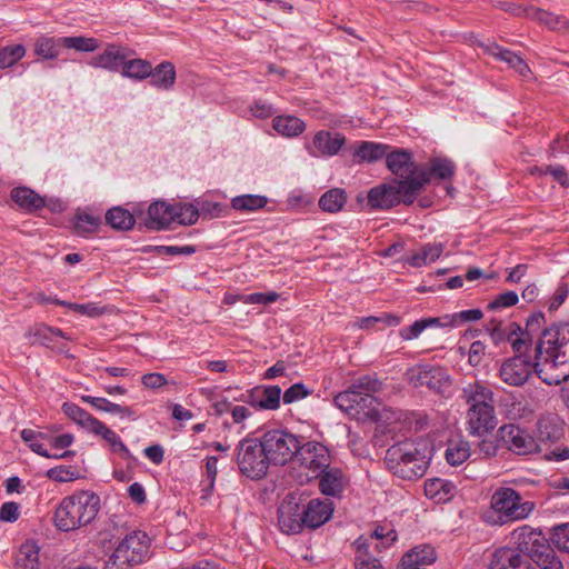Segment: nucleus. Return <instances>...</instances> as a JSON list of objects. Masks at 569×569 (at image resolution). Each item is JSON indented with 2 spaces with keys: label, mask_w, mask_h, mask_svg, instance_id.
Masks as SVG:
<instances>
[{
  "label": "nucleus",
  "mask_w": 569,
  "mask_h": 569,
  "mask_svg": "<svg viewBox=\"0 0 569 569\" xmlns=\"http://www.w3.org/2000/svg\"><path fill=\"white\" fill-rule=\"evenodd\" d=\"M100 509V497L91 491H78L64 497L54 511V526L61 531L76 530L90 523Z\"/></svg>",
  "instance_id": "nucleus-1"
},
{
  "label": "nucleus",
  "mask_w": 569,
  "mask_h": 569,
  "mask_svg": "<svg viewBox=\"0 0 569 569\" xmlns=\"http://www.w3.org/2000/svg\"><path fill=\"white\" fill-rule=\"evenodd\" d=\"M426 443L405 440L392 445L386 452L387 468L402 479L421 478L428 468L429 457Z\"/></svg>",
  "instance_id": "nucleus-2"
},
{
  "label": "nucleus",
  "mask_w": 569,
  "mask_h": 569,
  "mask_svg": "<svg viewBox=\"0 0 569 569\" xmlns=\"http://www.w3.org/2000/svg\"><path fill=\"white\" fill-rule=\"evenodd\" d=\"M510 539L513 549L530 558L540 569H563L562 561L540 530L525 525L516 528Z\"/></svg>",
  "instance_id": "nucleus-3"
},
{
  "label": "nucleus",
  "mask_w": 569,
  "mask_h": 569,
  "mask_svg": "<svg viewBox=\"0 0 569 569\" xmlns=\"http://www.w3.org/2000/svg\"><path fill=\"white\" fill-rule=\"evenodd\" d=\"M420 183L408 181H391L373 187L368 192V204L371 209L388 210L399 203L410 206L417 198V187Z\"/></svg>",
  "instance_id": "nucleus-4"
},
{
  "label": "nucleus",
  "mask_w": 569,
  "mask_h": 569,
  "mask_svg": "<svg viewBox=\"0 0 569 569\" xmlns=\"http://www.w3.org/2000/svg\"><path fill=\"white\" fill-rule=\"evenodd\" d=\"M490 505L497 515L495 523L505 525L526 519L535 509L531 501H522L518 491L502 487L491 496Z\"/></svg>",
  "instance_id": "nucleus-5"
},
{
  "label": "nucleus",
  "mask_w": 569,
  "mask_h": 569,
  "mask_svg": "<svg viewBox=\"0 0 569 569\" xmlns=\"http://www.w3.org/2000/svg\"><path fill=\"white\" fill-rule=\"evenodd\" d=\"M239 471L253 480L262 479L271 465L260 438H244L236 448Z\"/></svg>",
  "instance_id": "nucleus-6"
},
{
  "label": "nucleus",
  "mask_w": 569,
  "mask_h": 569,
  "mask_svg": "<svg viewBox=\"0 0 569 569\" xmlns=\"http://www.w3.org/2000/svg\"><path fill=\"white\" fill-rule=\"evenodd\" d=\"M260 441L270 463L274 466L292 461L299 448V437L284 429L267 430L261 435Z\"/></svg>",
  "instance_id": "nucleus-7"
},
{
  "label": "nucleus",
  "mask_w": 569,
  "mask_h": 569,
  "mask_svg": "<svg viewBox=\"0 0 569 569\" xmlns=\"http://www.w3.org/2000/svg\"><path fill=\"white\" fill-rule=\"evenodd\" d=\"M333 401L339 409L358 420L376 421L380 418V402L375 395L342 391L335 397Z\"/></svg>",
  "instance_id": "nucleus-8"
},
{
  "label": "nucleus",
  "mask_w": 569,
  "mask_h": 569,
  "mask_svg": "<svg viewBox=\"0 0 569 569\" xmlns=\"http://www.w3.org/2000/svg\"><path fill=\"white\" fill-rule=\"evenodd\" d=\"M569 340V322L553 323L542 330L535 349L533 368L538 376L541 362H551L553 356L562 351L565 341Z\"/></svg>",
  "instance_id": "nucleus-9"
},
{
  "label": "nucleus",
  "mask_w": 569,
  "mask_h": 569,
  "mask_svg": "<svg viewBox=\"0 0 569 569\" xmlns=\"http://www.w3.org/2000/svg\"><path fill=\"white\" fill-rule=\"evenodd\" d=\"M563 437L561 421L557 416L541 417L537 422L536 441L543 448V458L546 460L562 461L569 458V448L556 447L549 450V447Z\"/></svg>",
  "instance_id": "nucleus-10"
},
{
  "label": "nucleus",
  "mask_w": 569,
  "mask_h": 569,
  "mask_svg": "<svg viewBox=\"0 0 569 569\" xmlns=\"http://www.w3.org/2000/svg\"><path fill=\"white\" fill-rule=\"evenodd\" d=\"M387 168L395 174L393 181H408L420 183L417 187V196L427 184V176L421 172V166L417 164L412 160L411 152L398 149L387 154L386 158Z\"/></svg>",
  "instance_id": "nucleus-11"
},
{
  "label": "nucleus",
  "mask_w": 569,
  "mask_h": 569,
  "mask_svg": "<svg viewBox=\"0 0 569 569\" xmlns=\"http://www.w3.org/2000/svg\"><path fill=\"white\" fill-rule=\"evenodd\" d=\"M407 378L415 388L427 387L437 393L447 392L452 383L446 369L430 365H420L409 369Z\"/></svg>",
  "instance_id": "nucleus-12"
},
{
  "label": "nucleus",
  "mask_w": 569,
  "mask_h": 569,
  "mask_svg": "<svg viewBox=\"0 0 569 569\" xmlns=\"http://www.w3.org/2000/svg\"><path fill=\"white\" fill-rule=\"evenodd\" d=\"M499 440L517 455H529L532 452H543V448L529 436L525 430L516 425H505L498 429Z\"/></svg>",
  "instance_id": "nucleus-13"
},
{
  "label": "nucleus",
  "mask_w": 569,
  "mask_h": 569,
  "mask_svg": "<svg viewBox=\"0 0 569 569\" xmlns=\"http://www.w3.org/2000/svg\"><path fill=\"white\" fill-rule=\"evenodd\" d=\"M532 371H535L533 362L520 352L500 365L498 376L508 386L521 387L529 380Z\"/></svg>",
  "instance_id": "nucleus-14"
},
{
  "label": "nucleus",
  "mask_w": 569,
  "mask_h": 569,
  "mask_svg": "<svg viewBox=\"0 0 569 569\" xmlns=\"http://www.w3.org/2000/svg\"><path fill=\"white\" fill-rule=\"evenodd\" d=\"M293 460L315 473L323 471L330 465V452L326 446L315 441L302 443L299 438V448Z\"/></svg>",
  "instance_id": "nucleus-15"
},
{
  "label": "nucleus",
  "mask_w": 569,
  "mask_h": 569,
  "mask_svg": "<svg viewBox=\"0 0 569 569\" xmlns=\"http://www.w3.org/2000/svg\"><path fill=\"white\" fill-rule=\"evenodd\" d=\"M150 539L148 535L140 530H134L128 533L119 546L116 548L117 557L130 561L134 567L141 563L149 551Z\"/></svg>",
  "instance_id": "nucleus-16"
},
{
  "label": "nucleus",
  "mask_w": 569,
  "mask_h": 569,
  "mask_svg": "<svg viewBox=\"0 0 569 569\" xmlns=\"http://www.w3.org/2000/svg\"><path fill=\"white\" fill-rule=\"evenodd\" d=\"M538 377L549 386H557L569 380V340L565 341L562 351L553 356L551 362L539 365Z\"/></svg>",
  "instance_id": "nucleus-17"
},
{
  "label": "nucleus",
  "mask_w": 569,
  "mask_h": 569,
  "mask_svg": "<svg viewBox=\"0 0 569 569\" xmlns=\"http://www.w3.org/2000/svg\"><path fill=\"white\" fill-rule=\"evenodd\" d=\"M278 525L288 535L298 533L306 527L303 507H300L295 497H287L279 506Z\"/></svg>",
  "instance_id": "nucleus-18"
},
{
  "label": "nucleus",
  "mask_w": 569,
  "mask_h": 569,
  "mask_svg": "<svg viewBox=\"0 0 569 569\" xmlns=\"http://www.w3.org/2000/svg\"><path fill=\"white\" fill-rule=\"evenodd\" d=\"M281 389L278 386L256 387L242 393L239 400L263 410H276L280 407Z\"/></svg>",
  "instance_id": "nucleus-19"
},
{
  "label": "nucleus",
  "mask_w": 569,
  "mask_h": 569,
  "mask_svg": "<svg viewBox=\"0 0 569 569\" xmlns=\"http://www.w3.org/2000/svg\"><path fill=\"white\" fill-rule=\"evenodd\" d=\"M467 423L470 433L476 436H482L493 430L497 426L493 403L468 408Z\"/></svg>",
  "instance_id": "nucleus-20"
},
{
  "label": "nucleus",
  "mask_w": 569,
  "mask_h": 569,
  "mask_svg": "<svg viewBox=\"0 0 569 569\" xmlns=\"http://www.w3.org/2000/svg\"><path fill=\"white\" fill-rule=\"evenodd\" d=\"M174 206L166 201H154L147 210V213L140 218L143 224L149 230L166 229L172 221H174Z\"/></svg>",
  "instance_id": "nucleus-21"
},
{
  "label": "nucleus",
  "mask_w": 569,
  "mask_h": 569,
  "mask_svg": "<svg viewBox=\"0 0 569 569\" xmlns=\"http://www.w3.org/2000/svg\"><path fill=\"white\" fill-rule=\"evenodd\" d=\"M489 569H535L530 561L512 547L496 549L490 559Z\"/></svg>",
  "instance_id": "nucleus-22"
},
{
  "label": "nucleus",
  "mask_w": 569,
  "mask_h": 569,
  "mask_svg": "<svg viewBox=\"0 0 569 569\" xmlns=\"http://www.w3.org/2000/svg\"><path fill=\"white\" fill-rule=\"evenodd\" d=\"M546 325L545 315L540 311L531 313L527 321L525 330L521 329L519 337L512 341V350L515 353L525 352L532 343L533 336L541 333Z\"/></svg>",
  "instance_id": "nucleus-23"
},
{
  "label": "nucleus",
  "mask_w": 569,
  "mask_h": 569,
  "mask_svg": "<svg viewBox=\"0 0 569 569\" xmlns=\"http://www.w3.org/2000/svg\"><path fill=\"white\" fill-rule=\"evenodd\" d=\"M485 51L488 54L495 57L496 59L505 61L510 68H512L523 78H529L532 74L529 66L520 56L508 49L500 47L497 43L486 46Z\"/></svg>",
  "instance_id": "nucleus-24"
},
{
  "label": "nucleus",
  "mask_w": 569,
  "mask_h": 569,
  "mask_svg": "<svg viewBox=\"0 0 569 569\" xmlns=\"http://www.w3.org/2000/svg\"><path fill=\"white\" fill-rule=\"evenodd\" d=\"M318 473L320 476L319 489L323 495L336 497L343 491L347 478L341 469L328 467Z\"/></svg>",
  "instance_id": "nucleus-25"
},
{
  "label": "nucleus",
  "mask_w": 569,
  "mask_h": 569,
  "mask_svg": "<svg viewBox=\"0 0 569 569\" xmlns=\"http://www.w3.org/2000/svg\"><path fill=\"white\" fill-rule=\"evenodd\" d=\"M332 511L330 502L319 499L310 500L307 506H303L306 527L315 529L322 526L330 519Z\"/></svg>",
  "instance_id": "nucleus-26"
},
{
  "label": "nucleus",
  "mask_w": 569,
  "mask_h": 569,
  "mask_svg": "<svg viewBox=\"0 0 569 569\" xmlns=\"http://www.w3.org/2000/svg\"><path fill=\"white\" fill-rule=\"evenodd\" d=\"M128 56L129 50L127 48L109 44L102 53L92 58L91 64L93 67L117 71Z\"/></svg>",
  "instance_id": "nucleus-27"
},
{
  "label": "nucleus",
  "mask_w": 569,
  "mask_h": 569,
  "mask_svg": "<svg viewBox=\"0 0 569 569\" xmlns=\"http://www.w3.org/2000/svg\"><path fill=\"white\" fill-rule=\"evenodd\" d=\"M445 250L441 242H429L422 244L418 250L413 251L403 261L413 268H421L438 260Z\"/></svg>",
  "instance_id": "nucleus-28"
},
{
  "label": "nucleus",
  "mask_w": 569,
  "mask_h": 569,
  "mask_svg": "<svg viewBox=\"0 0 569 569\" xmlns=\"http://www.w3.org/2000/svg\"><path fill=\"white\" fill-rule=\"evenodd\" d=\"M143 212L129 210L122 207H113L106 213V222L113 229L119 231H127L133 228L136 219H140Z\"/></svg>",
  "instance_id": "nucleus-29"
},
{
  "label": "nucleus",
  "mask_w": 569,
  "mask_h": 569,
  "mask_svg": "<svg viewBox=\"0 0 569 569\" xmlns=\"http://www.w3.org/2000/svg\"><path fill=\"white\" fill-rule=\"evenodd\" d=\"M345 137L339 133H330L329 131H318L313 137V148L321 156H333L338 153L341 147L345 144Z\"/></svg>",
  "instance_id": "nucleus-30"
},
{
  "label": "nucleus",
  "mask_w": 569,
  "mask_h": 569,
  "mask_svg": "<svg viewBox=\"0 0 569 569\" xmlns=\"http://www.w3.org/2000/svg\"><path fill=\"white\" fill-rule=\"evenodd\" d=\"M355 569H385L381 561L371 552V539H357Z\"/></svg>",
  "instance_id": "nucleus-31"
},
{
  "label": "nucleus",
  "mask_w": 569,
  "mask_h": 569,
  "mask_svg": "<svg viewBox=\"0 0 569 569\" xmlns=\"http://www.w3.org/2000/svg\"><path fill=\"white\" fill-rule=\"evenodd\" d=\"M461 398L469 408L495 403L493 392L479 381L466 386L462 389Z\"/></svg>",
  "instance_id": "nucleus-32"
},
{
  "label": "nucleus",
  "mask_w": 569,
  "mask_h": 569,
  "mask_svg": "<svg viewBox=\"0 0 569 569\" xmlns=\"http://www.w3.org/2000/svg\"><path fill=\"white\" fill-rule=\"evenodd\" d=\"M436 560V552L433 548L423 546L417 547L405 553L401 558L400 569H419V567L432 563Z\"/></svg>",
  "instance_id": "nucleus-33"
},
{
  "label": "nucleus",
  "mask_w": 569,
  "mask_h": 569,
  "mask_svg": "<svg viewBox=\"0 0 569 569\" xmlns=\"http://www.w3.org/2000/svg\"><path fill=\"white\" fill-rule=\"evenodd\" d=\"M456 492V486L445 479L433 478L425 482V495L436 502L449 501Z\"/></svg>",
  "instance_id": "nucleus-34"
},
{
  "label": "nucleus",
  "mask_w": 569,
  "mask_h": 569,
  "mask_svg": "<svg viewBox=\"0 0 569 569\" xmlns=\"http://www.w3.org/2000/svg\"><path fill=\"white\" fill-rule=\"evenodd\" d=\"M11 199L29 212L37 211L46 206L44 199L28 187H17L11 190Z\"/></svg>",
  "instance_id": "nucleus-35"
},
{
  "label": "nucleus",
  "mask_w": 569,
  "mask_h": 569,
  "mask_svg": "<svg viewBox=\"0 0 569 569\" xmlns=\"http://www.w3.org/2000/svg\"><path fill=\"white\" fill-rule=\"evenodd\" d=\"M151 84L162 90H169L173 87L176 81L174 66L169 61H163L154 69L151 68Z\"/></svg>",
  "instance_id": "nucleus-36"
},
{
  "label": "nucleus",
  "mask_w": 569,
  "mask_h": 569,
  "mask_svg": "<svg viewBox=\"0 0 569 569\" xmlns=\"http://www.w3.org/2000/svg\"><path fill=\"white\" fill-rule=\"evenodd\" d=\"M531 19L546 26L548 29L553 31H567L569 30V19L563 16H558L551 12H547L539 8H530Z\"/></svg>",
  "instance_id": "nucleus-37"
},
{
  "label": "nucleus",
  "mask_w": 569,
  "mask_h": 569,
  "mask_svg": "<svg viewBox=\"0 0 569 569\" xmlns=\"http://www.w3.org/2000/svg\"><path fill=\"white\" fill-rule=\"evenodd\" d=\"M273 129L284 137H297L303 132L306 124L295 116H278L273 119Z\"/></svg>",
  "instance_id": "nucleus-38"
},
{
  "label": "nucleus",
  "mask_w": 569,
  "mask_h": 569,
  "mask_svg": "<svg viewBox=\"0 0 569 569\" xmlns=\"http://www.w3.org/2000/svg\"><path fill=\"white\" fill-rule=\"evenodd\" d=\"M347 201L343 189L333 188L326 191L319 199V207L322 211L336 213L340 211Z\"/></svg>",
  "instance_id": "nucleus-39"
},
{
  "label": "nucleus",
  "mask_w": 569,
  "mask_h": 569,
  "mask_svg": "<svg viewBox=\"0 0 569 569\" xmlns=\"http://www.w3.org/2000/svg\"><path fill=\"white\" fill-rule=\"evenodd\" d=\"M63 413L73 420L77 425L81 426L83 429L91 431L92 428L98 422V419L87 412L84 409L79 406L70 402H64L62 405Z\"/></svg>",
  "instance_id": "nucleus-40"
},
{
  "label": "nucleus",
  "mask_w": 569,
  "mask_h": 569,
  "mask_svg": "<svg viewBox=\"0 0 569 569\" xmlns=\"http://www.w3.org/2000/svg\"><path fill=\"white\" fill-rule=\"evenodd\" d=\"M455 167L451 161L441 158H433L430 160L429 168H425L421 166V172L427 176V183L430 181L431 177H436L440 180L450 179L453 174Z\"/></svg>",
  "instance_id": "nucleus-41"
},
{
  "label": "nucleus",
  "mask_w": 569,
  "mask_h": 569,
  "mask_svg": "<svg viewBox=\"0 0 569 569\" xmlns=\"http://www.w3.org/2000/svg\"><path fill=\"white\" fill-rule=\"evenodd\" d=\"M388 148L387 144L363 141L357 147L355 157L359 158L361 161L375 162L385 156L387 157Z\"/></svg>",
  "instance_id": "nucleus-42"
},
{
  "label": "nucleus",
  "mask_w": 569,
  "mask_h": 569,
  "mask_svg": "<svg viewBox=\"0 0 569 569\" xmlns=\"http://www.w3.org/2000/svg\"><path fill=\"white\" fill-rule=\"evenodd\" d=\"M26 47L21 43H10L0 48V70L13 67L26 56Z\"/></svg>",
  "instance_id": "nucleus-43"
},
{
  "label": "nucleus",
  "mask_w": 569,
  "mask_h": 569,
  "mask_svg": "<svg viewBox=\"0 0 569 569\" xmlns=\"http://www.w3.org/2000/svg\"><path fill=\"white\" fill-rule=\"evenodd\" d=\"M268 202L264 196L242 194L232 199L231 206L234 210L242 212H251L262 209Z\"/></svg>",
  "instance_id": "nucleus-44"
},
{
  "label": "nucleus",
  "mask_w": 569,
  "mask_h": 569,
  "mask_svg": "<svg viewBox=\"0 0 569 569\" xmlns=\"http://www.w3.org/2000/svg\"><path fill=\"white\" fill-rule=\"evenodd\" d=\"M61 38L40 37L34 43V53L43 59H54L59 56Z\"/></svg>",
  "instance_id": "nucleus-45"
},
{
  "label": "nucleus",
  "mask_w": 569,
  "mask_h": 569,
  "mask_svg": "<svg viewBox=\"0 0 569 569\" xmlns=\"http://www.w3.org/2000/svg\"><path fill=\"white\" fill-rule=\"evenodd\" d=\"M100 223L101 220L99 217H94L86 212H78L74 217L73 230L76 234L86 237L94 233Z\"/></svg>",
  "instance_id": "nucleus-46"
},
{
  "label": "nucleus",
  "mask_w": 569,
  "mask_h": 569,
  "mask_svg": "<svg viewBox=\"0 0 569 569\" xmlns=\"http://www.w3.org/2000/svg\"><path fill=\"white\" fill-rule=\"evenodd\" d=\"M81 400L90 403L92 407H94L98 410L106 411L109 413H119L122 416H132L133 415V411L130 407L113 403V402L107 400L106 398L82 396Z\"/></svg>",
  "instance_id": "nucleus-47"
},
{
  "label": "nucleus",
  "mask_w": 569,
  "mask_h": 569,
  "mask_svg": "<svg viewBox=\"0 0 569 569\" xmlns=\"http://www.w3.org/2000/svg\"><path fill=\"white\" fill-rule=\"evenodd\" d=\"M151 73V63L143 59H132L123 61L122 74L128 78L142 80L149 77Z\"/></svg>",
  "instance_id": "nucleus-48"
},
{
  "label": "nucleus",
  "mask_w": 569,
  "mask_h": 569,
  "mask_svg": "<svg viewBox=\"0 0 569 569\" xmlns=\"http://www.w3.org/2000/svg\"><path fill=\"white\" fill-rule=\"evenodd\" d=\"M27 337L32 338L31 343H40L44 346L53 341V337L66 338L60 329H54L43 323L36 325L31 328L28 331Z\"/></svg>",
  "instance_id": "nucleus-49"
},
{
  "label": "nucleus",
  "mask_w": 569,
  "mask_h": 569,
  "mask_svg": "<svg viewBox=\"0 0 569 569\" xmlns=\"http://www.w3.org/2000/svg\"><path fill=\"white\" fill-rule=\"evenodd\" d=\"M382 389V382L372 375L361 376L352 381L346 391H357L360 395H375Z\"/></svg>",
  "instance_id": "nucleus-50"
},
{
  "label": "nucleus",
  "mask_w": 569,
  "mask_h": 569,
  "mask_svg": "<svg viewBox=\"0 0 569 569\" xmlns=\"http://www.w3.org/2000/svg\"><path fill=\"white\" fill-rule=\"evenodd\" d=\"M470 446L467 441H457L449 445L446 459L451 466H459L470 457Z\"/></svg>",
  "instance_id": "nucleus-51"
},
{
  "label": "nucleus",
  "mask_w": 569,
  "mask_h": 569,
  "mask_svg": "<svg viewBox=\"0 0 569 569\" xmlns=\"http://www.w3.org/2000/svg\"><path fill=\"white\" fill-rule=\"evenodd\" d=\"M519 332H521V327L516 322H511L506 327L501 325L498 329H491L490 338L495 345H500L505 341H509L512 345V341L519 337Z\"/></svg>",
  "instance_id": "nucleus-52"
},
{
  "label": "nucleus",
  "mask_w": 569,
  "mask_h": 569,
  "mask_svg": "<svg viewBox=\"0 0 569 569\" xmlns=\"http://www.w3.org/2000/svg\"><path fill=\"white\" fill-rule=\"evenodd\" d=\"M174 220L179 223L191 226L199 219L200 212L192 203H179L174 206Z\"/></svg>",
  "instance_id": "nucleus-53"
},
{
  "label": "nucleus",
  "mask_w": 569,
  "mask_h": 569,
  "mask_svg": "<svg viewBox=\"0 0 569 569\" xmlns=\"http://www.w3.org/2000/svg\"><path fill=\"white\" fill-rule=\"evenodd\" d=\"M63 47L72 48L78 51L91 52L98 48V41L86 37H64L61 38Z\"/></svg>",
  "instance_id": "nucleus-54"
},
{
  "label": "nucleus",
  "mask_w": 569,
  "mask_h": 569,
  "mask_svg": "<svg viewBox=\"0 0 569 569\" xmlns=\"http://www.w3.org/2000/svg\"><path fill=\"white\" fill-rule=\"evenodd\" d=\"M482 317H483V313L480 309H469V310L456 312L450 317L447 316L443 319H449V321L446 322V325H450L452 327H458L466 322L478 321Z\"/></svg>",
  "instance_id": "nucleus-55"
},
{
  "label": "nucleus",
  "mask_w": 569,
  "mask_h": 569,
  "mask_svg": "<svg viewBox=\"0 0 569 569\" xmlns=\"http://www.w3.org/2000/svg\"><path fill=\"white\" fill-rule=\"evenodd\" d=\"M518 301L519 297L515 291H506L498 295L492 301H490L487 306V309L490 311H496L516 306Z\"/></svg>",
  "instance_id": "nucleus-56"
},
{
  "label": "nucleus",
  "mask_w": 569,
  "mask_h": 569,
  "mask_svg": "<svg viewBox=\"0 0 569 569\" xmlns=\"http://www.w3.org/2000/svg\"><path fill=\"white\" fill-rule=\"evenodd\" d=\"M551 541L559 550L569 552V522L552 529Z\"/></svg>",
  "instance_id": "nucleus-57"
},
{
  "label": "nucleus",
  "mask_w": 569,
  "mask_h": 569,
  "mask_svg": "<svg viewBox=\"0 0 569 569\" xmlns=\"http://www.w3.org/2000/svg\"><path fill=\"white\" fill-rule=\"evenodd\" d=\"M47 477L57 482L72 481L79 478L78 472L66 466L51 468L47 471Z\"/></svg>",
  "instance_id": "nucleus-58"
},
{
  "label": "nucleus",
  "mask_w": 569,
  "mask_h": 569,
  "mask_svg": "<svg viewBox=\"0 0 569 569\" xmlns=\"http://www.w3.org/2000/svg\"><path fill=\"white\" fill-rule=\"evenodd\" d=\"M57 303L67 306L70 309H72L73 311L84 315V316H88V317H99V316L103 315L104 310H106L104 308L99 307L98 305L92 303V302L80 305V303H66V302L57 301Z\"/></svg>",
  "instance_id": "nucleus-59"
},
{
  "label": "nucleus",
  "mask_w": 569,
  "mask_h": 569,
  "mask_svg": "<svg viewBox=\"0 0 569 569\" xmlns=\"http://www.w3.org/2000/svg\"><path fill=\"white\" fill-rule=\"evenodd\" d=\"M279 298V295L274 291L271 292H256L248 296H244L242 302L251 303V305H268L276 302Z\"/></svg>",
  "instance_id": "nucleus-60"
},
{
  "label": "nucleus",
  "mask_w": 569,
  "mask_h": 569,
  "mask_svg": "<svg viewBox=\"0 0 569 569\" xmlns=\"http://www.w3.org/2000/svg\"><path fill=\"white\" fill-rule=\"evenodd\" d=\"M217 463H218L217 457L207 458L206 475H207V479H208V485H207V488L204 489L206 495L203 496V498L209 496L211 493V491L213 490L214 481H216V478L218 475Z\"/></svg>",
  "instance_id": "nucleus-61"
},
{
  "label": "nucleus",
  "mask_w": 569,
  "mask_h": 569,
  "mask_svg": "<svg viewBox=\"0 0 569 569\" xmlns=\"http://www.w3.org/2000/svg\"><path fill=\"white\" fill-rule=\"evenodd\" d=\"M309 393L302 383H295L284 391L282 399L284 403H292L307 397Z\"/></svg>",
  "instance_id": "nucleus-62"
},
{
  "label": "nucleus",
  "mask_w": 569,
  "mask_h": 569,
  "mask_svg": "<svg viewBox=\"0 0 569 569\" xmlns=\"http://www.w3.org/2000/svg\"><path fill=\"white\" fill-rule=\"evenodd\" d=\"M20 516V506L17 502H4L0 508V520L6 522H13Z\"/></svg>",
  "instance_id": "nucleus-63"
},
{
  "label": "nucleus",
  "mask_w": 569,
  "mask_h": 569,
  "mask_svg": "<svg viewBox=\"0 0 569 569\" xmlns=\"http://www.w3.org/2000/svg\"><path fill=\"white\" fill-rule=\"evenodd\" d=\"M486 352V346L483 342L477 340L473 341L469 349V358L468 361L471 366L477 367L482 361V358Z\"/></svg>",
  "instance_id": "nucleus-64"
}]
</instances>
